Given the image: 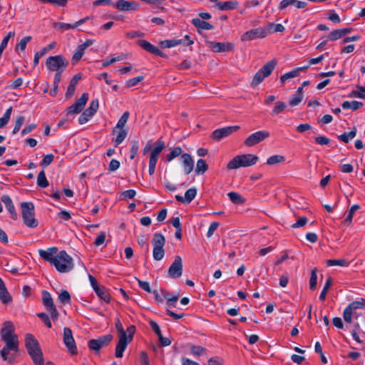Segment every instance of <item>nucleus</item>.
Returning a JSON list of instances; mask_svg holds the SVG:
<instances>
[{"instance_id": "obj_1", "label": "nucleus", "mask_w": 365, "mask_h": 365, "mask_svg": "<svg viewBox=\"0 0 365 365\" xmlns=\"http://www.w3.org/2000/svg\"><path fill=\"white\" fill-rule=\"evenodd\" d=\"M259 158L253 154H244L233 158L227 165L228 170L237 169L240 167H249L255 165Z\"/></svg>"}, {"instance_id": "obj_2", "label": "nucleus", "mask_w": 365, "mask_h": 365, "mask_svg": "<svg viewBox=\"0 0 365 365\" xmlns=\"http://www.w3.org/2000/svg\"><path fill=\"white\" fill-rule=\"evenodd\" d=\"M56 270L61 273H66L73 269L74 264L72 257L68 253L62 250L56 256L53 264Z\"/></svg>"}, {"instance_id": "obj_3", "label": "nucleus", "mask_w": 365, "mask_h": 365, "mask_svg": "<svg viewBox=\"0 0 365 365\" xmlns=\"http://www.w3.org/2000/svg\"><path fill=\"white\" fill-rule=\"evenodd\" d=\"M21 208L24 225L30 228L36 227L38 222L34 217L35 210L33 202H23L21 203Z\"/></svg>"}, {"instance_id": "obj_4", "label": "nucleus", "mask_w": 365, "mask_h": 365, "mask_svg": "<svg viewBox=\"0 0 365 365\" xmlns=\"http://www.w3.org/2000/svg\"><path fill=\"white\" fill-rule=\"evenodd\" d=\"M25 346L28 351V354L33 361H36L38 358L40 359L43 357L40 344L33 334L29 333L26 334Z\"/></svg>"}, {"instance_id": "obj_5", "label": "nucleus", "mask_w": 365, "mask_h": 365, "mask_svg": "<svg viewBox=\"0 0 365 365\" xmlns=\"http://www.w3.org/2000/svg\"><path fill=\"white\" fill-rule=\"evenodd\" d=\"M128 335L119 336V340L115 347V355L116 358H122L123 351L125 350L127 346L133 340V335L135 331V327L130 325L127 328Z\"/></svg>"}, {"instance_id": "obj_6", "label": "nucleus", "mask_w": 365, "mask_h": 365, "mask_svg": "<svg viewBox=\"0 0 365 365\" xmlns=\"http://www.w3.org/2000/svg\"><path fill=\"white\" fill-rule=\"evenodd\" d=\"M68 61L63 55L49 56L46 66L51 71L63 72L68 66Z\"/></svg>"}, {"instance_id": "obj_7", "label": "nucleus", "mask_w": 365, "mask_h": 365, "mask_svg": "<svg viewBox=\"0 0 365 365\" xmlns=\"http://www.w3.org/2000/svg\"><path fill=\"white\" fill-rule=\"evenodd\" d=\"M153 245V256L157 260H161L165 255L164 245L165 244V238L161 233H155L152 240Z\"/></svg>"}, {"instance_id": "obj_8", "label": "nucleus", "mask_w": 365, "mask_h": 365, "mask_svg": "<svg viewBox=\"0 0 365 365\" xmlns=\"http://www.w3.org/2000/svg\"><path fill=\"white\" fill-rule=\"evenodd\" d=\"M15 327L12 322L6 321L0 330L3 341H19L17 335L14 333Z\"/></svg>"}, {"instance_id": "obj_9", "label": "nucleus", "mask_w": 365, "mask_h": 365, "mask_svg": "<svg viewBox=\"0 0 365 365\" xmlns=\"http://www.w3.org/2000/svg\"><path fill=\"white\" fill-rule=\"evenodd\" d=\"M42 301L46 309L51 313V319L53 321H56L58 318L59 314L53 304L51 294L48 292L46 290L42 292Z\"/></svg>"}, {"instance_id": "obj_10", "label": "nucleus", "mask_w": 365, "mask_h": 365, "mask_svg": "<svg viewBox=\"0 0 365 365\" xmlns=\"http://www.w3.org/2000/svg\"><path fill=\"white\" fill-rule=\"evenodd\" d=\"M269 137V133L267 130L257 131L249 135L245 140L244 144L247 147L254 146Z\"/></svg>"}, {"instance_id": "obj_11", "label": "nucleus", "mask_w": 365, "mask_h": 365, "mask_svg": "<svg viewBox=\"0 0 365 365\" xmlns=\"http://www.w3.org/2000/svg\"><path fill=\"white\" fill-rule=\"evenodd\" d=\"M240 128V127L239 125H232L216 129L212 133L211 138L215 141H220L222 138L237 131Z\"/></svg>"}, {"instance_id": "obj_12", "label": "nucleus", "mask_w": 365, "mask_h": 365, "mask_svg": "<svg viewBox=\"0 0 365 365\" xmlns=\"http://www.w3.org/2000/svg\"><path fill=\"white\" fill-rule=\"evenodd\" d=\"M63 343L71 354L76 355L78 354L77 347L75 340L73 337L72 331L68 327H65L63 329Z\"/></svg>"}, {"instance_id": "obj_13", "label": "nucleus", "mask_w": 365, "mask_h": 365, "mask_svg": "<svg viewBox=\"0 0 365 365\" xmlns=\"http://www.w3.org/2000/svg\"><path fill=\"white\" fill-rule=\"evenodd\" d=\"M182 274V260L181 257L175 256L173 262L170 266L168 275L172 279H178Z\"/></svg>"}, {"instance_id": "obj_14", "label": "nucleus", "mask_w": 365, "mask_h": 365, "mask_svg": "<svg viewBox=\"0 0 365 365\" xmlns=\"http://www.w3.org/2000/svg\"><path fill=\"white\" fill-rule=\"evenodd\" d=\"M268 32L263 28H257L246 31L241 36L242 41H252L258 38H264Z\"/></svg>"}, {"instance_id": "obj_15", "label": "nucleus", "mask_w": 365, "mask_h": 365, "mask_svg": "<svg viewBox=\"0 0 365 365\" xmlns=\"http://www.w3.org/2000/svg\"><path fill=\"white\" fill-rule=\"evenodd\" d=\"M113 6L119 11H138L140 4L137 1L118 0Z\"/></svg>"}, {"instance_id": "obj_16", "label": "nucleus", "mask_w": 365, "mask_h": 365, "mask_svg": "<svg viewBox=\"0 0 365 365\" xmlns=\"http://www.w3.org/2000/svg\"><path fill=\"white\" fill-rule=\"evenodd\" d=\"M5 346L0 351V355L4 361H7L9 363L12 364L13 360L8 357L10 351H18L19 341H4Z\"/></svg>"}, {"instance_id": "obj_17", "label": "nucleus", "mask_w": 365, "mask_h": 365, "mask_svg": "<svg viewBox=\"0 0 365 365\" xmlns=\"http://www.w3.org/2000/svg\"><path fill=\"white\" fill-rule=\"evenodd\" d=\"M39 256L45 261L48 262L50 264H53L55 262L56 256L58 255V248L56 247H52L48 248L46 250H38Z\"/></svg>"}, {"instance_id": "obj_18", "label": "nucleus", "mask_w": 365, "mask_h": 365, "mask_svg": "<svg viewBox=\"0 0 365 365\" xmlns=\"http://www.w3.org/2000/svg\"><path fill=\"white\" fill-rule=\"evenodd\" d=\"M210 48L214 52H227L231 51L234 49L235 46L232 43L230 42H216L212 41L210 42Z\"/></svg>"}, {"instance_id": "obj_19", "label": "nucleus", "mask_w": 365, "mask_h": 365, "mask_svg": "<svg viewBox=\"0 0 365 365\" xmlns=\"http://www.w3.org/2000/svg\"><path fill=\"white\" fill-rule=\"evenodd\" d=\"M1 200L4 203L7 210L11 215V217L16 220L18 218V214L16 211L15 207L11 197L8 195H3Z\"/></svg>"}, {"instance_id": "obj_20", "label": "nucleus", "mask_w": 365, "mask_h": 365, "mask_svg": "<svg viewBox=\"0 0 365 365\" xmlns=\"http://www.w3.org/2000/svg\"><path fill=\"white\" fill-rule=\"evenodd\" d=\"M184 171L186 175H189L194 168V160L189 153H183L181 155Z\"/></svg>"}, {"instance_id": "obj_21", "label": "nucleus", "mask_w": 365, "mask_h": 365, "mask_svg": "<svg viewBox=\"0 0 365 365\" xmlns=\"http://www.w3.org/2000/svg\"><path fill=\"white\" fill-rule=\"evenodd\" d=\"M292 5L294 6L297 9H303L307 6V2L298 0H282L279 3V9L282 11Z\"/></svg>"}, {"instance_id": "obj_22", "label": "nucleus", "mask_w": 365, "mask_h": 365, "mask_svg": "<svg viewBox=\"0 0 365 365\" xmlns=\"http://www.w3.org/2000/svg\"><path fill=\"white\" fill-rule=\"evenodd\" d=\"M165 148V143L163 140H158L155 143V148L151 150L150 155V160L158 162L159 155Z\"/></svg>"}, {"instance_id": "obj_23", "label": "nucleus", "mask_w": 365, "mask_h": 365, "mask_svg": "<svg viewBox=\"0 0 365 365\" xmlns=\"http://www.w3.org/2000/svg\"><path fill=\"white\" fill-rule=\"evenodd\" d=\"M277 63V60L274 58L264 64L258 71L263 74V76L267 78L272 73Z\"/></svg>"}, {"instance_id": "obj_24", "label": "nucleus", "mask_w": 365, "mask_h": 365, "mask_svg": "<svg viewBox=\"0 0 365 365\" xmlns=\"http://www.w3.org/2000/svg\"><path fill=\"white\" fill-rule=\"evenodd\" d=\"M216 7L220 11L235 9L238 6L237 1H220L216 4Z\"/></svg>"}, {"instance_id": "obj_25", "label": "nucleus", "mask_w": 365, "mask_h": 365, "mask_svg": "<svg viewBox=\"0 0 365 365\" xmlns=\"http://www.w3.org/2000/svg\"><path fill=\"white\" fill-rule=\"evenodd\" d=\"M192 24L198 29L212 30L214 29L213 25L197 18L192 19Z\"/></svg>"}, {"instance_id": "obj_26", "label": "nucleus", "mask_w": 365, "mask_h": 365, "mask_svg": "<svg viewBox=\"0 0 365 365\" xmlns=\"http://www.w3.org/2000/svg\"><path fill=\"white\" fill-rule=\"evenodd\" d=\"M94 291L101 299L103 300L106 303L110 302V295L104 286H100L99 287L96 289Z\"/></svg>"}, {"instance_id": "obj_27", "label": "nucleus", "mask_w": 365, "mask_h": 365, "mask_svg": "<svg viewBox=\"0 0 365 365\" xmlns=\"http://www.w3.org/2000/svg\"><path fill=\"white\" fill-rule=\"evenodd\" d=\"M98 106V100L97 98L93 99L90 103L89 107L84 110L85 115L92 117L97 112Z\"/></svg>"}, {"instance_id": "obj_28", "label": "nucleus", "mask_w": 365, "mask_h": 365, "mask_svg": "<svg viewBox=\"0 0 365 365\" xmlns=\"http://www.w3.org/2000/svg\"><path fill=\"white\" fill-rule=\"evenodd\" d=\"M182 43H184V41L182 39H170L161 41L160 42V45L163 48H168L178 45H181Z\"/></svg>"}, {"instance_id": "obj_29", "label": "nucleus", "mask_w": 365, "mask_h": 365, "mask_svg": "<svg viewBox=\"0 0 365 365\" xmlns=\"http://www.w3.org/2000/svg\"><path fill=\"white\" fill-rule=\"evenodd\" d=\"M231 202L236 205L244 204L246 201L245 198L235 192H230L227 194Z\"/></svg>"}, {"instance_id": "obj_30", "label": "nucleus", "mask_w": 365, "mask_h": 365, "mask_svg": "<svg viewBox=\"0 0 365 365\" xmlns=\"http://www.w3.org/2000/svg\"><path fill=\"white\" fill-rule=\"evenodd\" d=\"M365 306V299H361L360 301H354L350 303L345 309H348L349 312L354 314V311L358 309H363Z\"/></svg>"}, {"instance_id": "obj_31", "label": "nucleus", "mask_w": 365, "mask_h": 365, "mask_svg": "<svg viewBox=\"0 0 365 365\" xmlns=\"http://www.w3.org/2000/svg\"><path fill=\"white\" fill-rule=\"evenodd\" d=\"M138 46H140L142 48L145 50L146 51L153 54L155 51L157 47L154 45L151 44L150 42L146 40L140 39L137 41Z\"/></svg>"}, {"instance_id": "obj_32", "label": "nucleus", "mask_w": 365, "mask_h": 365, "mask_svg": "<svg viewBox=\"0 0 365 365\" xmlns=\"http://www.w3.org/2000/svg\"><path fill=\"white\" fill-rule=\"evenodd\" d=\"M362 106L363 103L356 101H353L351 102L344 101L341 104L343 109H352L353 110H356Z\"/></svg>"}, {"instance_id": "obj_33", "label": "nucleus", "mask_w": 365, "mask_h": 365, "mask_svg": "<svg viewBox=\"0 0 365 365\" xmlns=\"http://www.w3.org/2000/svg\"><path fill=\"white\" fill-rule=\"evenodd\" d=\"M356 135V128H354L350 132L344 133L343 134L338 135V139L343 143H347L351 139L354 138Z\"/></svg>"}, {"instance_id": "obj_34", "label": "nucleus", "mask_w": 365, "mask_h": 365, "mask_svg": "<svg viewBox=\"0 0 365 365\" xmlns=\"http://www.w3.org/2000/svg\"><path fill=\"white\" fill-rule=\"evenodd\" d=\"M208 170V165L203 159H199L197 161L195 173L197 175H202Z\"/></svg>"}, {"instance_id": "obj_35", "label": "nucleus", "mask_w": 365, "mask_h": 365, "mask_svg": "<svg viewBox=\"0 0 365 365\" xmlns=\"http://www.w3.org/2000/svg\"><path fill=\"white\" fill-rule=\"evenodd\" d=\"M360 209V206L359 205H354L351 207V208L348 210L347 216L344 220V224L347 226H349L352 222V219L355 211Z\"/></svg>"}, {"instance_id": "obj_36", "label": "nucleus", "mask_w": 365, "mask_h": 365, "mask_svg": "<svg viewBox=\"0 0 365 365\" xmlns=\"http://www.w3.org/2000/svg\"><path fill=\"white\" fill-rule=\"evenodd\" d=\"M129 115H130V113L128 111H125L123 113V114L121 115V117L118 120V122L116 126L114 128V129L113 130V133H115L116 132V130L118 128L123 129V127L125 126V125L126 124V123L128 121Z\"/></svg>"}, {"instance_id": "obj_37", "label": "nucleus", "mask_w": 365, "mask_h": 365, "mask_svg": "<svg viewBox=\"0 0 365 365\" xmlns=\"http://www.w3.org/2000/svg\"><path fill=\"white\" fill-rule=\"evenodd\" d=\"M326 264L327 266H341V267H347L349 266V262L345 259H327L326 261Z\"/></svg>"}, {"instance_id": "obj_38", "label": "nucleus", "mask_w": 365, "mask_h": 365, "mask_svg": "<svg viewBox=\"0 0 365 365\" xmlns=\"http://www.w3.org/2000/svg\"><path fill=\"white\" fill-rule=\"evenodd\" d=\"M182 154V149L180 146L175 147L166 155V160L167 161L170 162L178 156L181 157V155Z\"/></svg>"}, {"instance_id": "obj_39", "label": "nucleus", "mask_w": 365, "mask_h": 365, "mask_svg": "<svg viewBox=\"0 0 365 365\" xmlns=\"http://www.w3.org/2000/svg\"><path fill=\"white\" fill-rule=\"evenodd\" d=\"M48 181L46 179L44 170H41L37 176V185L41 187H46L48 186Z\"/></svg>"}, {"instance_id": "obj_40", "label": "nucleus", "mask_w": 365, "mask_h": 365, "mask_svg": "<svg viewBox=\"0 0 365 365\" xmlns=\"http://www.w3.org/2000/svg\"><path fill=\"white\" fill-rule=\"evenodd\" d=\"M0 300L4 304H7L12 301V297L6 287L0 290Z\"/></svg>"}, {"instance_id": "obj_41", "label": "nucleus", "mask_w": 365, "mask_h": 365, "mask_svg": "<svg viewBox=\"0 0 365 365\" xmlns=\"http://www.w3.org/2000/svg\"><path fill=\"white\" fill-rule=\"evenodd\" d=\"M285 161V158L281 155H274L270 156L267 160V164L269 165H273L277 163H283Z\"/></svg>"}, {"instance_id": "obj_42", "label": "nucleus", "mask_w": 365, "mask_h": 365, "mask_svg": "<svg viewBox=\"0 0 365 365\" xmlns=\"http://www.w3.org/2000/svg\"><path fill=\"white\" fill-rule=\"evenodd\" d=\"M197 195V189L195 187H192L188 189L185 193V204L190 203L196 197Z\"/></svg>"}, {"instance_id": "obj_43", "label": "nucleus", "mask_w": 365, "mask_h": 365, "mask_svg": "<svg viewBox=\"0 0 365 365\" xmlns=\"http://www.w3.org/2000/svg\"><path fill=\"white\" fill-rule=\"evenodd\" d=\"M113 336L112 334H106L101 336L97 339L101 348L107 346L113 340Z\"/></svg>"}, {"instance_id": "obj_44", "label": "nucleus", "mask_w": 365, "mask_h": 365, "mask_svg": "<svg viewBox=\"0 0 365 365\" xmlns=\"http://www.w3.org/2000/svg\"><path fill=\"white\" fill-rule=\"evenodd\" d=\"M317 268L314 267L311 271V276L309 279V288L311 290H314L317 284Z\"/></svg>"}, {"instance_id": "obj_45", "label": "nucleus", "mask_w": 365, "mask_h": 365, "mask_svg": "<svg viewBox=\"0 0 365 365\" xmlns=\"http://www.w3.org/2000/svg\"><path fill=\"white\" fill-rule=\"evenodd\" d=\"M331 282H332L331 277H328L327 279L326 283H325V284L323 287V289L319 295L320 301L324 302L325 300L327 291L329 290V289L330 288V287L331 285Z\"/></svg>"}, {"instance_id": "obj_46", "label": "nucleus", "mask_w": 365, "mask_h": 365, "mask_svg": "<svg viewBox=\"0 0 365 365\" xmlns=\"http://www.w3.org/2000/svg\"><path fill=\"white\" fill-rule=\"evenodd\" d=\"M136 195L135 190H128L120 193L119 196L120 200H126L128 199H133Z\"/></svg>"}, {"instance_id": "obj_47", "label": "nucleus", "mask_w": 365, "mask_h": 365, "mask_svg": "<svg viewBox=\"0 0 365 365\" xmlns=\"http://www.w3.org/2000/svg\"><path fill=\"white\" fill-rule=\"evenodd\" d=\"M58 299H59L60 302L64 304H70V302H71L70 294L68 293V292L67 290H65V289L61 290V292L58 296Z\"/></svg>"}, {"instance_id": "obj_48", "label": "nucleus", "mask_w": 365, "mask_h": 365, "mask_svg": "<svg viewBox=\"0 0 365 365\" xmlns=\"http://www.w3.org/2000/svg\"><path fill=\"white\" fill-rule=\"evenodd\" d=\"M84 50L82 49L79 46H78L75 53L72 56L73 64H76L77 62H78L81 59Z\"/></svg>"}, {"instance_id": "obj_49", "label": "nucleus", "mask_w": 365, "mask_h": 365, "mask_svg": "<svg viewBox=\"0 0 365 365\" xmlns=\"http://www.w3.org/2000/svg\"><path fill=\"white\" fill-rule=\"evenodd\" d=\"M31 38H32L31 36L24 37L20 41V42L16 46L15 50L18 51L19 49H20L21 51H24L26 47L27 43H29L31 40Z\"/></svg>"}, {"instance_id": "obj_50", "label": "nucleus", "mask_w": 365, "mask_h": 365, "mask_svg": "<svg viewBox=\"0 0 365 365\" xmlns=\"http://www.w3.org/2000/svg\"><path fill=\"white\" fill-rule=\"evenodd\" d=\"M53 27L58 28V29H61L62 31H63L65 30L73 29L76 28V26H74V24H71L61 23V22L54 23Z\"/></svg>"}, {"instance_id": "obj_51", "label": "nucleus", "mask_w": 365, "mask_h": 365, "mask_svg": "<svg viewBox=\"0 0 365 365\" xmlns=\"http://www.w3.org/2000/svg\"><path fill=\"white\" fill-rule=\"evenodd\" d=\"M265 78L260 72L257 71L253 77V79L250 83L252 87L258 86Z\"/></svg>"}, {"instance_id": "obj_52", "label": "nucleus", "mask_w": 365, "mask_h": 365, "mask_svg": "<svg viewBox=\"0 0 365 365\" xmlns=\"http://www.w3.org/2000/svg\"><path fill=\"white\" fill-rule=\"evenodd\" d=\"M126 136L127 131L124 129H120L118 131L117 137L115 140V146L117 147L118 145H120L125 139Z\"/></svg>"}, {"instance_id": "obj_53", "label": "nucleus", "mask_w": 365, "mask_h": 365, "mask_svg": "<svg viewBox=\"0 0 365 365\" xmlns=\"http://www.w3.org/2000/svg\"><path fill=\"white\" fill-rule=\"evenodd\" d=\"M88 347L90 350L98 352L101 349L97 339H91L88 341Z\"/></svg>"}, {"instance_id": "obj_54", "label": "nucleus", "mask_w": 365, "mask_h": 365, "mask_svg": "<svg viewBox=\"0 0 365 365\" xmlns=\"http://www.w3.org/2000/svg\"><path fill=\"white\" fill-rule=\"evenodd\" d=\"M287 107V105L282 101H278L276 103L275 106L272 110V113L274 115H278L282 113Z\"/></svg>"}, {"instance_id": "obj_55", "label": "nucleus", "mask_w": 365, "mask_h": 365, "mask_svg": "<svg viewBox=\"0 0 365 365\" xmlns=\"http://www.w3.org/2000/svg\"><path fill=\"white\" fill-rule=\"evenodd\" d=\"M24 120H25L24 116H19L16 118V120L15 121L14 128L12 131L13 134H16L19 131L21 127L22 126V125L24 123Z\"/></svg>"}, {"instance_id": "obj_56", "label": "nucleus", "mask_w": 365, "mask_h": 365, "mask_svg": "<svg viewBox=\"0 0 365 365\" xmlns=\"http://www.w3.org/2000/svg\"><path fill=\"white\" fill-rule=\"evenodd\" d=\"M82 110L83 108L80 107V106H78L76 103H74L73 105H71L67 108V115L75 113H79Z\"/></svg>"}, {"instance_id": "obj_57", "label": "nucleus", "mask_w": 365, "mask_h": 365, "mask_svg": "<svg viewBox=\"0 0 365 365\" xmlns=\"http://www.w3.org/2000/svg\"><path fill=\"white\" fill-rule=\"evenodd\" d=\"M138 243L141 247H145L146 252L149 250L148 238L145 235H140L138 239Z\"/></svg>"}, {"instance_id": "obj_58", "label": "nucleus", "mask_w": 365, "mask_h": 365, "mask_svg": "<svg viewBox=\"0 0 365 365\" xmlns=\"http://www.w3.org/2000/svg\"><path fill=\"white\" fill-rule=\"evenodd\" d=\"M76 85H77V83L76 82H74V81H71V80L70 81L69 85L67 88V91L66 93V97L67 98H71L73 95L74 91L76 90Z\"/></svg>"}, {"instance_id": "obj_59", "label": "nucleus", "mask_w": 365, "mask_h": 365, "mask_svg": "<svg viewBox=\"0 0 365 365\" xmlns=\"http://www.w3.org/2000/svg\"><path fill=\"white\" fill-rule=\"evenodd\" d=\"M298 72L296 69L289 71L288 73H284L280 77V81L282 83H284L287 79L294 78L298 76Z\"/></svg>"}, {"instance_id": "obj_60", "label": "nucleus", "mask_w": 365, "mask_h": 365, "mask_svg": "<svg viewBox=\"0 0 365 365\" xmlns=\"http://www.w3.org/2000/svg\"><path fill=\"white\" fill-rule=\"evenodd\" d=\"M54 156L53 154H47L44 155L43 160H41L40 165L43 168L48 166L53 161Z\"/></svg>"}, {"instance_id": "obj_61", "label": "nucleus", "mask_w": 365, "mask_h": 365, "mask_svg": "<svg viewBox=\"0 0 365 365\" xmlns=\"http://www.w3.org/2000/svg\"><path fill=\"white\" fill-rule=\"evenodd\" d=\"M144 79V77L143 76H140L138 77H135L133 78L129 79L126 82V86L128 88L133 87L136 86L138 83L141 82Z\"/></svg>"}, {"instance_id": "obj_62", "label": "nucleus", "mask_w": 365, "mask_h": 365, "mask_svg": "<svg viewBox=\"0 0 365 365\" xmlns=\"http://www.w3.org/2000/svg\"><path fill=\"white\" fill-rule=\"evenodd\" d=\"M37 317L44 322L48 328H51V322L47 314L44 312L38 313Z\"/></svg>"}, {"instance_id": "obj_63", "label": "nucleus", "mask_w": 365, "mask_h": 365, "mask_svg": "<svg viewBox=\"0 0 365 365\" xmlns=\"http://www.w3.org/2000/svg\"><path fill=\"white\" fill-rule=\"evenodd\" d=\"M343 37L341 29L334 30L329 33L328 38L331 41H336Z\"/></svg>"}, {"instance_id": "obj_64", "label": "nucleus", "mask_w": 365, "mask_h": 365, "mask_svg": "<svg viewBox=\"0 0 365 365\" xmlns=\"http://www.w3.org/2000/svg\"><path fill=\"white\" fill-rule=\"evenodd\" d=\"M207 349L201 346H192L190 349L191 353L195 356H200L205 353Z\"/></svg>"}]
</instances>
